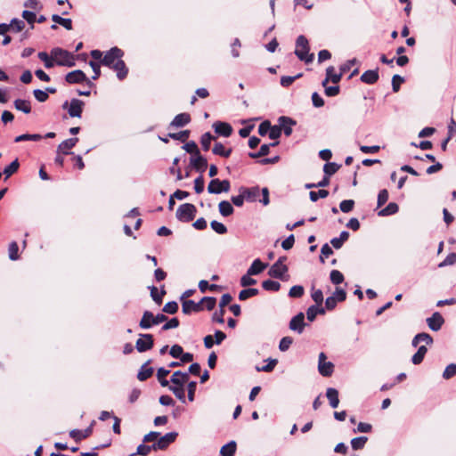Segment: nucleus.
<instances>
[{"mask_svg": "<svg viewBox=\"0 0 456 456\" xmlns=\"http://www.w3.org/2000/svg\"><path fill=\"white\" fill-rule=\"evenodd\" d=\"M65 80L69 84H79L86 82L89 86H92L94 84L87 78L86 75L80 69H76L71 72H69Z\"/></svg>", "mask_w": 456, "mask_h": 456, "instance_id": "9b49d317", "label": "nucleus"}, {"mask_svg": "<svg viewBox=\"0 0 456 456\" xmlns=\"http://www.w3.org/2000/svg\"><path fill=\"white\" fill-rule=\"evenodd\" d=\"M191 121L190 115L187 113H181L175 117L170 126L175 127H183Z\"/></svg>", "mask_w": 456, "mask_h": 456, "instance_id": "cd10ccee", "label": "nucleus"}, {"mask_svg": "<svg viewBox=\"0 0 456 456\" xmlns=\"http://www.w3.org/2000/svg\"><path fill=\"white\" fill-rule=\"evenodd\" d=\"M183 149L188 152V153H191L192 154V156H197L200 154V151H199V148L196 144L195 142L193 141H191V142H186L183 146Z\"/></svg>", "mask_w": 456, "mask_h": 456, "instance_id": "5fc2aeb1", "label": "nucleus"}, {"mask_svg": "<svg viewBox=\"0 0 456 456\" xmlns=\"http://www.w3.org/2000/svg\"><path fill=\"white\" fill-rule=\"evenodd\" d=\"M398 210H399L398 205L395 202H390L385 208H382L378 212V216H391V215L397 213Z\"/></svg>", "mask_w": 456, "mask_h": 456, "instance_id": "4c0bfd02", "label": "nucleus"}, {"mask_svg": "<svg viewBox=\"0 0 456 456\" xmlns=\"http://www.w3.org/2000/svg\"><path fill=\"white\" fill-rule=\"evenodd\" d=\"M8 256L12 261H16L20 259L19 245L15 240H12L9 243Z\"/></svg>", "mask_w": 456, "mask_h": 456, "instance_id": "ea45409f", "label": "nucleus"}, {"mask_svg": "<svg viewBox=\"0 0 456 456\" xmlns=\"http://www.w3.org/2000/svg\"><path fill=\"white\" fill-rule=\"evenodd\" d=\"M338 302H342V288L336 287L333 295L328 297L325 300V309L333 310Z\"/></svg>", "mask_w": 456, "mask_h": 456, "instance_id": "f3484780", "label": "nucleus"}, {"mask_svg": "<svg viewBox=\"0 0 456 456\" xmlns=\"http://www.w3.org/2000/svg\"><path fill=\"white\" fill-rule=\"evenodd\" d=\"M170 373L169 369H166L165 367H159L157 370V379L159 382L160 386L163 387L169 386V380L166 379V377Z\"/></svg>", "mask_w": 456, "mask_h": 456, "instance_id": "473e14b6", "label": "nucleus"}, {"mask_svg": "<svg viewBox=\"0 0 456 456\" xmlns=\"http://www.w3.org/2000/svg\"><path fill=\"white\" fill-rule=\"evenodd\" d=\"M259 289L255 288H245L240 290L238 296L239 300L245 301L249 297L258 295Z\"/></svg>", "mask_w": 456, "mask_h": 456, "instance_id": "e433bc0d", "label": "nucleus"}, {"mask_svg": "<svg viewBox=\"0 0 456 456\" xmlns=\"http://www.w3.org/2000/svg\"><path fill=\"white\" fill-rule=\"evenodd\" d=\"M152 312L149 310H145L142 314V316L139 322V327L142 330H150L154 326L152 323Z\"/></svg>", "mask_w": 456, "mask_h": 456, "instance_id": "a878e982", "label": "nucleus"}, {"mask_svg": "<svg viewBox=\"0 0 456 456\" xmlns=\"http://www.w3.org/2000/svg\"><path fill=\"white\" fill-rule=\"evenodd\" d=\"M19 167L20 163L18 159H15L4 169L3 173L8 178L19 169Z\"/></svg>", "mask_w": 456, "mask_h": 456, "instance_id": "603ef678", "label": "nucleus"}, {"mask_svg": "<svg viewBox=\"0 0 456 456\" xmlns=\"http://www.w3.org/2000/svg\"><path fill=\"white\" fill-rule=\"evenodd\" d=\"M94 424V420L84 430L80 429H72L69 432V436L75 440L76 443L81 442L83 439L89 437L93 433V426Z\"/></svg>", "mask_w": 456, "mask_h": 456, "instance_id": "2eb2a0df", "label": "nucleus"}, {"mask_svg": "<svg viewBox=\"0 0 456 456\" xmlns=\"http://www.w3.org/2000/svg\"><path fill=\"white\" fill-rule=\"evenodd\" d=\"M189 135H190V131L189 130H183V131H181V132H178V133H170L168 134V136L175 139V140H178V141H181V142H185L188 138H189Z\"/></svg>", "mask_w": 456, "mask_h": 456, "instance_id": "680f3d73", "label": "nucleus"}, {"mask_svg": "<svg viewBox=\"0 0 456 456\" xmlns=\"http://www.w3.org/2000/svg\"><path fill=\"white\" fill-rule=\"evenodd\" d=\"M213 153L216 154V155H219V156H222V157H224V158H228L231 153H232V149H225L224 146L220 143V142H217L215 144L213 150H212Z\"/></svg>", "mask_w": 456, "mask_h": 456, "instance_id": "79ce46f5", "label": "nucleus"}, {"mask_svg": "<svg viewBox=\"0 0 456 456\" xmlns=\"http://www.w3.org/2000/svg\"><path fill=\"white\" fill-rule=\"evenodd\" d=\"M330 280L335 285L342 284V273L338 270H332L330 273Z\"/></svg>", "mask_w": 456, "mask_h": 456, "instance_id": "338daca9", "label": "nucleus"}, {"mask_svg": "<svg viewBox=\"0 0 456 456\" xmlns=\"http://www.w3.org/2000/svg\"><path fill=\"white\" fill-rule=\"evenodd\" d=\"M178 436L175 431L168 432L160 436L159 440L152 444L153 451L166 450L171 444H173Z\"/></svg>", "mask_w": 456, "mask_h": 456, "instance_id": "423d86ee", "label": "nucleus"}, {"mask_svg": "<svg viewBox=\"0 0 456 456\" xmlns=\"http://www.w3.org/2000/svg\"><path fill=\"white\" fill-rule=\"evenodd\" d=\"M190 165L201 175L204 173L208 167L207 159L200 155V153L197 156H191L190 159Z\"/></svg>", "mask_w": 456, "mask_h": 456, "instance_id": "dca6fc26", "label": "nucleus"}, {"mask_svg": "<svg viewBox=\"0 0 456 456\" xmlns=\"http://www.w3.org/2000/svg\"><path fill=\"white\" fill-rule=\"evenodd\" d=\"M455 375H456V364L451 363L444 370L443 378L445 379H449Z\"/></svg>", "mask_w": 456, "mask_h": 456, "instance_id": "774afa93", "label": "nucleus"}, {"mask_svg": "<svg viewBox=\"0 0 456 456\" xmlns=\"http://www.w3.org/2000/svg\"><path fill=\"white\" fill-rule=\"evenodd\" d=\"M288 271L289 268L286 265H281V261H276L268 270V275L274 279L287 281L288 275L286 274Z\"/></svg>", "mask_w": 456, "mask_h": 456, "instance_id": "0eeeda50", "label": "nucleus"}, {"mask_svg": "<svg viewBox=\"0 0 456 456\" xmlns=\"http://www.w3.org/2000/svg\"><path fill=\"white\" fill-rule=\"evenodd\" d=\"M151 450H153L152 444L147 445L145 443H142L137 446L136 452L132 453L130 456H134L137 454L141 456H146L151 452Z\"/></svg>", "mask_w": 456, "mask_h": 456, "instance_id": "49530a36", "label": "nucleus"}, {"mask_svg": "<svg viewBox=\"0 0 456 456\" xmlns=\"http://www.w3.org/2000/svg\"><path fill=\"white\" fill-rule=\"evenodd\" d=\"M240 190L248 201H256L260 196V190L258 187H252L249 189L241 188Z\"/></svg>", "mask_w": 456, "mask_h": 456, "instance_id": "c756f323", "label": "nucleus"}, {"mask_svg": "<svg viewBox=\"0 0 456 456\" xmlns=\"http://www.w3.org/2000/svg\"><path fill=\"white\" fill-rule=\"evenodd\" d=\"M312 299L315 302V305H321L323 302V293L322 289H315L314 287L312 288L311 293Z\"/></svg>", "mask_w": 456, "mask_h": 456, "instance_id": "6e6d98bb", "label": "nucleus"}, {"mask_svg": "<svg viewBox=\"0 0 456 456\" xmlns=\"http://www.w3.org/2000/svg\"><path fill=\"white\" fill-rule=\"evenodd\" d=\"M8 26H10V31L20 32L25 27V23L22 20L12 19Z\"/></svg>", "mask_w": 456, "mask_h": 456, "instance_id": "052dcab7", "label": "nucleus"}, {"mask_svg": "<svg viewBox=\"0 0 456 456\" xmlns=\"http://www.w3.org/2000/svg\"><path fill=\"white\" fill-rule=\"evenodd\" d=\"M42 138H43V136L39 134H24L16 136L14 139V142H23V141L37 142V141H40Z\"/></svg>", "mask_w": 456, "mask_h": 456, "instance_id": "37998d69", "label": "nucleus"}, {"mask_svg": "<svg viewBox=\"0 0 456 456\" xmlns=\"http://www.w3.org/2000/svg\"><path fill=\"white\" fill-rule=\"evenodd\" d=\"M305 293L304 287L301 285H294L289 291V297L293 298H300Z\"/></svg>", "mask_w": 456, "mask_h": 456, "instance_id": "09e8293b", "label": "nucleus"}, {"mask_svg": "<svg viewBox=\"0 0 456 456\" xmlns=\"http://www.w3.org/2000/svg\"><path fill=\"white\" fill-rule=\"evenodd\" d=\"M201 303L208 311H212L216 305V298L215 297H203L201 298Z\"/></svg>", "mask_w": 456, "mask_h": 456, "instance_id": "de8ad7c7", "label": "nucleus"}, {"mask_svg": "<svg viewBox=\"0 0 456 456\" xmlns=\"http://www.w3.org/2000/svg\"><path fill=\"white\" fill-rule=\"evenodd\" d=\"M262 288L266 291H279L281 289V284L279 281L268 279L262 282Z\"/></svg>", "mask_w": 456, "mask_h": 456, "instance_id": "a19ab883", "label": "nucleus"}, {"mask_svg": "<svg viewBox=\"0 0 456 456\" xmlns=\"http://www.w3.org/2000/svg\"><path fill=\"white\" fill-rule=\"evenodd\" d=\"M268 266L267 263H264L260 258H256L248 269V275H258L264 272Z\"/></svg>", "mask_w": 456, "mask_h": 456, "instance_id": "412c9836", "label": "nucleus"}, {"mask_svg": "<svg viewBox=\"0 0 456 456\" xmlns=\"http://www.w3.org/2000/svg\"><path fill=\"white\" fill-rule=\"evenodd\" d=\"M420 342H424L427 346H431L434 342L433 338L426 332L419 333L417 334L412 341L411 345L412 346L416 347Z\"/></svg>", "mask_w": 456, "mask_h": 456, "instance_id": "393cba45", "label": "nucleus"}, {"mask_svg": "<svg viewBox=\"0 0 456 456\" xmlns=\"http://www.w3.org/2000/svg\"><path fill=\"white\" fill-rule=\"evenodd\" d=\"M37 57L44 62L46 69H52L54 65H56L54 58L51 53L49 55L45 52H39Z\"/></svg>", "mask_w": 456, "mask_h": 456, "instance_id": "c9c22d12", "label": "nucleus"}, {"mask_svg": "<svg viewBox=\"0 0 456 456\" xmlns=\"http://www.w3.org/2000/svg\"><path fill=\"white\" fill-rule=\"evenodd\" d=\"M225 314V310L224 308H220L219 310H216L214 314H212V322H217L219 324L224 323V315Z\"/></svg>", "mask_w": 456, "mask_h": 456, "instance_id": "e2e57ef3", "label": "nucleus"}, {"mask_svg": "<svg viewBox=\"0 0 456 456\" xmlns=\"http://www.w3.org/2000/svg\"><path fill=\"white\" fill-rule=\"evenodd\" d=\"M293 343V338L291 337H283L279 343V350L281 352L287 351L291 344Z\"/></svg>", "mask_w": 456, "mask_h": 456, "instance_id": "0e129e2a", "label": "nucleus"}, {"mask_svg": "<svg viewBox=\"0 0 456 456\" xmlns=\"http://www.w3.org/2000/svg\"><path fill=\"white\" fill-rule=\"evenodd\" d=\"M342 77V66L339 67V73L336 72V69L333 66H330L326 69V77L324 80L322 82V86L326 87V85L329 82L332 84H338L340 78Z\"/></svg>", "mask_w": 456, "mask_h": 456, "instance_id": "ddd939ff", "label": "nucleus"}, {"mask_svg": "<svg viewBox=\"0 0 456 456\" xmlns=\"http://www.w3.org/2000/svg\"><path fill=\"white\" fill-rule=\"evenodd\" d=\"M204 310L201 300L196 303L192 299L183 300L182 303V312L184 314H191L192 312L199 313Z\"/></svg>", "mask_w": 456, "mask_h": 456, "instance_id": "4468645a", "label": "nucleus"}, {"mask_svg": "<svg viewBox=\"0 0 456 456\" xmlns=\"http://www.w3.org/2000/svg\"><path fill=\"white\" fill-rule=\"evenodd\" d=\"M51 54L58 66L73 67L76 64L74 55L62 48H53Z\"/></svg>", "mask_w": 456, "mask_h": 456, "instance_id": "f03ea898", "label": "nucleus"}, {"mask_svg": "<svg viewBox=\"0 0 456 456\" xmlns=\"http://www.w3.org/2000/svg\"><path fill=\"white\" fill-rule=\"evenodd\" d=\"M84 102L78 99H72L69 105L68 102L62 104L63 109L68 108L69 115L72 118H80L83 111Z\"/></svg>", "mask_w": 456, "mask_h": 456, "instance_id": "9d476101", "label": "nucleus"}, {"mask_svg": "<svg viewBox=\"0 0 456 456\" xmlns=\"http://www.w3.org/2000/svg\"><path fill=\"white\" fill-rule=\"evenodd\" d=\"M215 132L222 136L229 137L232 133V127L226 122L217 121L213 124Z\"/></svg>", "mask_w": 456, "mask_h": 456, "instance_id": "6ab92c4d", "label": "nucleus"}, {"mask_svg": "<svg viewBox=\"0 0 456 456\" xmlns=\"http://www.w3.org/2000/svg\"><path fill=\"white\" fill-rule=\"evenodd\" d=\"M279 124L284 134L289 136L292 134V126H294L296 122L292 118L283 116L279 118Z\"/></svg>", "mask_w": 456, "mask_h": 456, "instance_id": "5701e85b", "label": "nucleus"}, {"mask_svg": "<svg viewBox=\"0 0 456 456\" xmlns=\"http://www.w3.org/2000/svg\"><path fill=\"white\" fill-rule=\"evenodd\" d=\"M339 167L337 163L328 162L323 167V172L325 175L330 176L338 170Z\"/></svg>", "mask_w": 456, "mask_h": 456, "instance_id": "864d4df0", "label": "nucleus"}, {"mask_svg": "<svg viewBox=\"0 0 456 456\" xmlns=\"http://www.w3.org/2000/svg\"><path fill=\"white\" fill-rule=\"evenodd\" d=\"M151 362V360L149 359L139 369L138 373H137V379L140 381H145L152 376V374L154 372V369L152 367L149 366V364Z\"/></svg>", "mask_w": 456, "mask_h": 456, "instance_id": "aec40b11", "label": "nucleus"}, {"mask_svg": "<svg viewBox=\"0 0 456 456\" xmlns=\"http://www.w3.org/2000/svg\"><path fill=\"white\" fill-rule=\"evenodd\" d=\"M252 275L246 274L242 275L240 281V286L244 288H248L249 286L255 285L256 283V280L251 277Z\"/></svg>", "mask_w": 456, "mask_h": 456, "instance_id": "69168bd1", "label": "nucleus"}, {"mask_svg": "<svg viewBox=\"0 0 456 456\" xmlns=\"http://www.w3.org/2000/svg\"><path fill=\"white\" fill-rule=\"evenodd\" d=\"M154 346L153 335L150 333L139 334V338L135 342V349L139 353H144L152 349Z\"/></svg>", "mask_w": 456, "mask_h": 456, "instance_id": "20e7f679", "label": "nucleus"}, {"mask_svg": "<svg viewBox=\"0 0 456 456\" xmlns=\"http://www.w3.org/2000/svg\"><path fill=\"white\" fill-rule=\"evenodd\" d=\"M168 389L173 392L175 397L183 403H186L184 386H168Z\"/></svg>", "mask_w": 456, "mask_h": 456, "instance_id": "f704fd0d", "label": "nucleus"}, {"mask_svg": "<svg viewBox=\"0 0 456 456\" xmlns=\"http://www.w3.org/2000/svg\"><path fill=\"white\" fill-rule=\"evenodd\" d=\"M327 356L323 352L319 354L318 370L322 377H330L334 371V364L326 362Z\"/></svg>", "mask_w": 456, "mask_h": 456, "instance_id": "1a4fd4ad", "label": "nucleus"}, {"mask_svg": "<svg viewBox=\"0 0 456 456\" xmlns=\"http://www.w3.org/2000/svg\"><path fill=\"white\" fill-rule=\"evenodd\" d=\"M231 188L229 180L212 179L208 185V191L210 194H219L228 192Z\"/></svg>", "mask_w": 456, "mask_h": 456, "instance_id": "39448f33", "label": "nucleus"}, {"mask_svg": "<svg viewBox=\"0 0 456 456\" xmlns=\"http://www.w3.org/2000/svg\"><path fill=\"white\" fill-rule=\"evenodd\" d=\"M295 54L305 63H311L314 59V53H309V43L306 37L303 35L298 36L296 41Z\"/></svg>", "mask_w": 456, "mask_h": 456, "instance_id": "f257e3e1", "label": "nucleus"}, {"mask_svg": "<svg viewBox=\"0 0 456 456\" xmlns=\"http://www.w3.org/2000/svg\"><path fill=\"white\" fill-rule=\"evenodd\" d=\"M197 389V381L191 380L187 384V397L189 402H193L195 398V392Z\"/></svg>", "mask_w": 456, "mask_h": 456, "instance_id": "13d9d810", "label": "nucleus"}, {"mask_svg": "<svg viewBox=\"0 0 456 456\" xmlns=\"http://www.w3.org/2000/svg\"><path fill=\"white\" fill-rule=\"evenodd\" d=\"M124 53L121 49L118 47H113L110 51H108L103 59L101 61L102 64L110 68H112V66L118 61V60H120L123 56Z\"/></svg>", "mask_w": 456, "mask_h": 456, "instance_id": "6e6552de", "label": "nucleus"}, {"mask_svg": "<svg viewBox=\"0 0 456 456\" xmlns=\"http://www.w3.org/2000/svg\"><path fill=\"white\" fill-rule=\"evenodd\" d=\"M325 314V308L320 305H311L306 311V318L309 322H314L317 314Z\"/></svg>", "mask_w": 456, "mask_h": 456, "instance_id": "2f4dec72", "label": "nucleus"}, {"mask_svg": "<svg viewBox=\"0 0 456 456\" xmlns=\"http://www.w3.org/2000/svg\"><path fill=\"white\" fill-rule=\"evenodd\" d=\"M180 322L177 317H173L171 319H167L166 322L161 327V331H166L171 329H175L179 327Z\"/></svg>", "mask_w": 456, "mask_h": 456, "instance_id": "8fccbe9b", "label": "nucleus"}, {"mask_svg": "<svg viewBox=\"0 0 456 456\" xmlns=\"http://www.w3.org/2000/svg\"><path fill=\"white\" fill-rule=\"evenodd\" d=\"M306 325L307 323L305 322V314L300 312L292 317L289 327L291 330L297 332L298 334H302Z\"/></svg>", "mask_w": 456, "mask_h": 456, "instance_id": "f8f14e48", "label": "nucleus"}, {"mask_svg": "<svg viewBox=\"0 0 456 456\" xmlns=\"http://www.w3.org/2000/svg\"><path fill=\"white\" fill-rule=\"evenodd\" d=\"M338 391L336 388L329 387L326 391V396L331 408L335 409L339 404Z\"/></svg>", "mask_w": 456, "mask_h": 456, "instance_id": "bb28decb", "label": "nucleus"}, {"mask_svg": "<svg viewBox=\"0 0 456 456\" xmlns=\"http://www.w3.org/2000/svg\"><path fill=\"white\" fill-rule=\"evenodd\" d=\"M78 142V138H69L67 140H64L62 142H61L58 146V152H61L62 154H70L69 151L71 150Z\"/></svg>", "mask_w": 456, "mask_h": 456, "instance_id": "b1692460", "label": "nucleus"}, {"mask_svg": "<svg viewBox=\"0 0 456 456\" xmlns=\"http://www.w3.org/2000/svg\"><path fill=\"white\" fill-rule=\"evenodd\" d=\"M219 212L224 216H228L233 212L232 204L227 200H223L218 205Z\"/></svg>", "mask_w": 456, "mask_h": 456, "instance_id": "c03bdc74", "label": "nucleus"}, {"mask_svg": "<svg viewBox=\"0 0 456 456\" xmlns=\"http://www.w3.org/2000/svg\"><path fill=\"white\" fill-rule=\"evenodd\" d=\"M196 213V208L191 203L182 204L176 210V217L182 222H190L193 220Z\"/></svg>", "mask_w": 456, "mask_h": 456, "instance_id": "7ed1b4c3", "label": "nucleus"}, {"mask_svg": "<svg viewBox=\"0 0 456 456\" xmlns=\"http://www.w3.org/2000/svg\"><path fill=\"white\" fill-rule=\"evenodd\" d=\"M215 140V137L209 133H205L200 138V143L204 151H208L211 142Z\"/></svg>", "mask_w": 456, "mask_h": 456, "instance_id": "3c124183", "label": "nucleus"}, {"mask_svg": "<svg viewBox=\"0 0 456 456\" xmlns=\"http://www.w3.org/2000/svg\"><path fill=\"white\" fill-rule=\"evenodd\" d=\"M52 20L55 23H58V24L63 26L68 30L72 29V21L70 19H65V18L61 17L58 14H53L52 16Z\"/></svg>", "mask_w": 456, "mask_h": 456, "instance_id": "a18cd8bd", "label": "nucleus"}, {"mask_svg": "<svg viewBox=\"0 0 456 456\" xmlns=\"http://www.w3.org/2000/svg\"><path fill=\"white\" fill-rule=\"evenodd\" d=\"M117 72V77L118 79H124L127 75V68L126 67L125 62L120 59L116 61V63L112 66V68Z\"/></svg>", "mask_w": 456, "mask_h": 456, "instance_id": "7c9ffc66", "label": "nucleus"}, {"mask_svg": "<svg viewBox=\"0 0 456 456\" xmlns=\"http://www.w3.org/2000/svg\"><path fill=\"white\" fill-rule=\"evenodd\" d=\"M379 71L377 69H369L361 76V81L367 85H373L379 80Z\"/></svg>", "mask_w": 456, "mask_h": 456, "instance_id": "4be33fe9", "label": "nucleus"}, {"mask_svg": "<svg viewBox=\"0 0 456 456\" xmlns=\"http://www.w3.org/2000/svg\"><path fill=\"white\" fill-rule=\"evenodd\" d=\"M14 107L16 110L22 111L26 114L31 111L30 102L27 100L17 99L14 101Z\"/></svg>", "mask_w": 456, "mask_h": 456, "instance_id": "58836bf2", "label": "nucleus"}, {"mask_svg": "<svg viewBox=\"0 0 456 456\" xmlns=\"http://www.w3.org/2000/svg\"><path fill=\"white\" fill-rule=\"evenodd\" d=\"M368 441V438L366 436H359L352 439L351 445L354 450H359L363 448L366 442Z\"/></svg>", "mask_w": 456, "mask_h": 456, "instance_id": "bf43d9fd", "label": "nucleus"}, {"mask_svg": "<svg viewBox=\"0 0 456 456\" xmlns=\"http://www.w3.org/2000/svg\"><path fill=\"white\" fill-rule=\"evenodd\" d=\"M444 322V319L438 312L434 313L431 317L427 319V323L429 329L434 331L439 330L442 328Z\"/></svg>", "mask_w": 456, "mask_h": 456, "instance_id": "a211bd4d", "label": "nucleus"}, {"mask_svg": "<svg viewBox=\"0 0 456 456\" xmlns=\"http://www.w3.org/2000/svg\"><path fill=\"white\" fill-rule=\"evenodd\" d=\"M178 308H179V306H178L177 302L169 301L164 305L162 311L168 314H175L177 313Z\"/></svg>", "mask_w": 456, "mask_h": 456, "instance_id": "4d7b16f0", "label": "nucleus"}, {"mask_svg": "<svg viewBox=\"0 0 456 456\" xmlns=\"http://www.w3.org/2000/svg\"><path fill=\"white\" fill-rule=\"evenodd\" d=\"M236 450H237V444L235 441L232 440L221 447L220 455L221 456H234Z\"/></svg>", "mask_w": 456, "mask_h": 456, "instance_id": "c85d7f7f", "label": "nucleus"}, {"mask_svg": "<svg viewBox=\"0 0 456 456\" xmlns=\"http://www.w3.org/2000/svg\"><path fill=\"white\" fill-rule=\"evenodd\" d=\"M278 143H279V142H275L271 143V144H263L260 147V149H259V151L257 152H249L248 156L251 159H258V158H261V157H265V156L268 155L269 151H270V147L271 146H276Z\"/></svg>", "mask_w": 456, "mask_h": 456, "instance_id": "72a5a7b5", "label": "nucleus"}]
</instances>
